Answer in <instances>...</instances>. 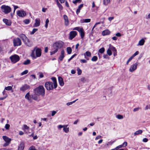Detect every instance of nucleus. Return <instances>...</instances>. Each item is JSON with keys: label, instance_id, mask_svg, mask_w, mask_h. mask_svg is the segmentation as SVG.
Returning <instances> with one entry per match:
<instances>
[{"label": "nucleus", "instance_id": "1a4fd4ad", "mask_svg": "<svg viewBox=\"0 0 150 150\" xmlns=\"http://www.w3.org/2000/svg\"><path fill=\"white\" fill-rule=\"evenodd\" d=\"M26 14L25 12L23 10H19L17 11V15L20 17H24L26 16Z\"/></svg>", "mask_w": 150, "mask_h": 150}, {"label": "nucleus", "instance_id": "a211bd4d", "mask_svg": "<svg viewBox=\"0 0 150 150\" xmlns=\"http://www.w3.org/2000/svg\"><path fill=\"white\" fill-rule=\"evenodd\" d=\"M51 79L53 82V84L54 85V88L55 89L57 87L56 79L54 77H52L51 78Z\"/></svg>", "mask_w": 150, "mask_h": 150}, {"label": "nucleus", "instance_id": "69168bd1", "mask_svg": "<svg viewBox=\"0 0 150 150\" xmlns=\"http://www.w3.org/2000/svg\"><path fill=\"white\" fill-rule=\"evenodd\" d=\"M122 146L123 147H125L127 145V142H124V143L122 144Z\"/></svg>", "mask_w": 150, "mask_h": 150}, {"label": "nucleus", "instance_id": "052dcab7", "mask_svg": "<svg viewBox=\"0 0 150 150\" xmlns=\"http://www.w3.org/2000/svg\"><path fill=\"white\" fill-rule=\"evenodd\" d=\"M10 143H8V142H6V143L4 144L3 146L6 147L7 146H8L9 144Z\"/></svg>", "mask_w": 150, "mask_h": 150}, {"label": "nucleus", "instance_id": "e433bc0d", "mask_svg": "<svg viewBox=\"0 0 150 150\" xmlns=\"http://www.w3.org/2000/svg\"><path fill=\"white\" fill-rule=\"evenodd\" d=\"M78 100V99H76V100H75L74 101H73L72 102H68V103H67L66 104V105H67V106H69V105H72L73 103H74L76 100Z\"/></svg>", "mask_w": 150, "mask_h": 150}, {"label": "nucleus", "instance_id": "58836bf2", "mask_svg": "<svg viewBox=\"0 0 150 150\" xmlns=\"http://www.w3.org/2000/svg\"><path fill=\"white\" fill-rule=\"evenodd\" d=\"M12 89V87L11 86H8L7 87H5V90L7 91L11 90Z\"/></svg>", "mask_w": 150, "mask_h": 150}, {"label": "nucleus", "instance_id": "a18cd8bd", "mask_svg": "<svg viewBox=\"0 0 150 150\" xmlns=\"http://www.w3.org/2000/svg\"><path fill=\"white\" fill-rule=\"evenodd\" d=\"M98 51L100 53H103L105 51V48L104 47H102V48L100 49Z\"/></svg>", "mask_w": 150, "mask_h": 150}, {"label": "nucleus", "instance_id": "49530a36", "mask_svg": "<svg viewBox=\"0 0 150 150\" xmlns=\"http://www.w3.org/2000/svg\"><path fill=\"white\" fill-rule=\"evenodd\" d=\"M87 60L85 59H81L80 62L81 63H86L87 62Z\"/></svg>", "mask_w": 150, "mask_h": 150}, {"label": "nucleus", "instance_id": "3c124183", "mask_svg": "<svg viewBox=\"0 0 150 150\" xmlns=\"http://www.w3.org/2000/svg\"><path fill=\"white\" fill-rule=\"evenodd\" d=\"M115 141H113L112 142H107V143L106 144V145L107 146H108L109 145H111L115 142Z\"/></svg>", "mask_w": 150, "mask_h": 150}, {"label": "nucleus", "instance_id": "2eb2a0df", "mask_svg": "<svg viewBox=\"0 0 150 150\" xmlns=\"http://www.w3.org/2000/svg\"><path fill=\"white\" fill-rule=\"evenodd\" d=\"M64 19V24L66 26H68L69 24V21L67 16L64 15L63 16Z\"/></svg>", "mask_w": 150, "mask_h": 150}, {"label": "nucleus", "instance_id": "0e129e2a", "mask_svg": "<svg viewBox=\"0 0 150 150\" xmlns=\"http://www.w3.org/2000/svg\"><path fill=\"white\" fill-rule=\"evenodd\" d=\"M7 94H6V96H5L4 97L0 98V100H4V99H5L7 97Z\"/></svg>", "mask_w": 150, "mask_h": 150}, {"label": "nucleus", "instance_id": "412c9836", "mask_svg": "<svg viewBox=\"0 0 150 150\" xmlns=\"http://www.w3.org/2000/svg\"><path fill=\"white\" fill-rule=\"evenodd\" d=\"M110 33V32L108 30H105L103 31L102 32V35L103 36L108 35Z\"/></svg>", "mask_w": 150, "mask_h": 150}, {"label": "nucleus", "instance_id": "09e8293b", "mask_svg": "<svg viewBox=\"0 0 150 150\" xmlns=\"http://www.w3.org/2000/svg\"><path fill=\"white\" fill-rule=\"evenodd\" d=\"M81 2V0H75V1H73V3L74 4H76L78 2L80 3Z\"/></svg>", "mask_w": 150, "mask_h": 150}, {"label": "nucleus", "instance_id": "f257e3e1", "mask_svg": "<svg viewBox=\"0 0 150 150\" xmlns=\"http://www.w3.org/2000/svg\"><path fill=\"white\" fill-rule=\"evenodd\" d=\"M34 92L38 96H44L45 94V89L42 86H40L34 89Z\"/></svg>", "mask_w": 150, "mask_h": 150}, {"label": "nucleus", "instance_id": "b1692460", "mask_svg": "<svg viewBox=\"0 0 150 150\" xmlns=\"http://www.w3.org/2000/svg\"><path fill=\"white\" fill-rule=\"evenodd\" d=\"M145 41V40L144 39H142L139 41L138 44L137 45V46H142L143 45Z\"/></svg>", "mask_w": 150, "mask_h": 150}, {"label": "nucleus", "instance_id": "13d9d810", "mask_svg": "<svg viewBox=\"0 0 150 150\" xmlns=\"http://www.w3.org/2000/svg\"><path fill=\"white\" fill-rule=\"evenodd\" d=\"M139 53V52L138 51H137L132 55V56L133 57H134L135 56H136V55H138Z\"/></svg>", "mask_w": 150, "mask_h": 150}, {"label": "nucleus", "instance_id": "680f3d73", "mask_svg": "<svg viewBox=\"0 0 150 150\" xmlns=\"http://www.w3.org/2000/svg\"><path fill=\"white\" fill-rule=\"evenodd\" d=\"M57 112L55 111H53L52 112L51 115L52 116H54L57 113Z\"/></svg>", "mask_w": 150, "mask_h": 150}, {"label": "nucleus", "instance_id": "39448f33", "mask_svg": "<svg viewBox=\"0 0 150 150\" xmlns=\"http://www.w3.org/2000/svg\"><path fill=\"white\" fill-rule=\"evenodd\" d=\"M10 59L11 62L13 64L18 62L20 59L19 56L16 54L11 56L10 57Z\"/></svg>", "mask_w": 150, "mask_h": 150}, {"label": "nucleus", "instance_id": "f03ea898", "mask_svg": "<svg viewBox=\"0 0 150 150\" xmlns=\"http://www.w3.org/2000/svg\"><path fill=\"white\" fill-rule=\"evenodd\" d=\"M41 55V50L40 48L35 47L34 50L32 51L31 56L33 58L35 59L37 57H40Z\"/></svg>", "mask_w": 150, "mask_h": 150}, {"label": "nucleus", "instance_id": "ddd939ff", "mask_svg": "<svg viewBox=\"0 0 150 150\" xmlns=\"http://www.w3.org/2000/svg\"><path fill=\"white\" fill-rule=\"evenodd\" d=\"M109 48L110 49L111 51L112 50L113 52V55L114 56H115L117 55V50L115 47L110 44Z\"/></svg>", "mask_w": 150, "mask_h": 150}, {"label": "nucleus", "instance_id": "0eeeda50", "mask_svg": "<svg viewBox=\"0 0 150 150\" xmlns=\"http://www.w3.org/2000/svg\"><path fill=\"white\" fill-rule=\"evenodd\" d=\"M14 46H20L21 45V41L19 38H14L13 40Z\"/></svg>", "mask_w": 150, "mask_h": 150}, {"label": "nucleus", "instance_id": "5701e85b", "mask_svg": "<svg viewBox=\"0 0 150 150\" xmlns=\"http://www.w3.org/2000/svg\"><path fill=\"white\" fill-rule=\"evenodd\" d=\"M91 20L90 19H83L80 20V22L81 23H87L90 22L91 21Z\"/></svg>", "mask_w": 150, "mask_h": 150}, {"label": "nucleus", "instance_id": "9b49d317", "mask_svg": "<svg viewBox=\"0 0 150 150\" xmlns=\"http://www.w3.org/2000/svg\"><path fill=\"white\" fill-rule=\"evenodd\" d=\"M23 42L26 46L28 47H30L33 46L32 42L28 38L24 41Z\"/></svg>", "mask_w": 150, "mask_h": 150}, {"label": "nucleus", "instance_id": "c756f323", "mask_svg": "<svg viewBox=\"0 0 150 150\" xmlns=\"http://www.w3.org/2000/svg\"><path fill=\"white\" fill-rule=\"evenodd\" d=\"M142 132V131L141 130H139L136 132H135L134 133V134L135 135H138L139 134H141Z\"/></svg>", "mask_w": 150, "mask_h": 150}, {"label": "nucleus", "instance_id": "e2e57ef3", "mask_svg": "<svg viewBox=\"0 0 150 150\" xmlns=\"http://www.w3.org/2000/svg\"><path fill=\"white\" fill-rule=\"evenodd\" d=\"M122 147L123 146H122V145H119V146H117L115 148V149H116V150H117L118 149Z\"/></svg>", "mask_w": 150, "mask_h": 150}, {"label": "nucleus", "instance_id": "7ed1b4c3", "mask_svg": "<svg viewBox=\"0 0 150 150\" xmlns=\"http://www.w3.org/2000/svg\"><path fill=\"white\" fill-rule=\"evenodd\" d=\"M64 45V42L60 40L57 41L54 43L53 45L54 48L57 49L58 50L61 48Z\"/></svg>", "mask_w": 150, "mask_h": 150}, {"label": "nucleus", "instance_id": "20e7f679", "mask_svg": "<svg viewBox=\"0 0 150 150\" xmlns=\"http://www.w3.org/2000/svg\"><path fill=\"white\" fill-rule=\"evenodd\" d=\"M2 11L5 14H7L11 11V7L8 6L3 5L1 7Z\"/></svg>", "mask_w": 150, "mask_h": 150}, {"label": "nucleus", "instance_id": "6ab92c4d", "mask_svg": "<svg viewBox=\"0 0 150 150\" xmlns=\"http://www.w3.org/2000/svg\"><path fill=\"white\" fill-rule=\"evenodd\" d=\"M58 80L59 83L60 85L61 86H63L64 83L62 78L61 77L59 76L58 77Z\"/></svg>", "mask_w": 150, "mask_h": 150}, {"label": "nucleus", "instance_id": "423d86ee", "mask_svg": "<svg viewBox=\"0 0 150 150\" xmlns=\"http://www.w3.org/2000/svg\"><path fill=\"white\" fill-rule=\"evenodd\" d=\"M45 87L48 90H53L54 88L53 83L50 81L46 82L45 84Z\"/></svg>", "mask_w": 150, "mask_h": 150}, {"label": "nucleus", "instance_id": "c9c22d12", "mask_svg": "<svg viewBox=\"0 0 150 150\" xmlns=\"http://www.w3.org/2000/svg\"><path fill=\"white\" fill-rule=\"evenodd\" d=\"M98 60V57L96 56H94L91 59V60L93 62H96Z\"/></svg>", "mask_w": 150, "mask_h": 150}, {"label": "nucleus", "instance_id": "603ef678", "mask_svg": "<svg viewBox=\"0 0 150 150\" xmlns=\"http://www.w3.org/2000/svg\"><path fill=\"white\" fill-rule=\"evenodd\" d=\"M117 117L119 119H122L123 118V116L122 115H118L117 116Z\"/></svg>", "mask_w": 150, "mask_h": 150}, {"label": "nucleus", "instance_id": "6e6552de", "mask_svg": "<svg viewBox=\"0 0 150 150\" xmlns=\"http://www.w3.org/2000/svg\"><path fill=\"white\" fill-rule=\"evenodd\" d=\"M138 64V63L136 62L131 65L129 69V71L131 72L134 71L137 69Z\"/></svg>", "mask_w": 150, "mask_h": 150}, {"label": "nucleus", "instance_id": "4be33fe9", "mask_svg": "<svg viewBox=\"0 0 150 150\" xmlns=\"http://www.w3.org/2000/svg\"><path fill=\"white\" fill-rule=\"evenodd\" d=\"M3 21L4 23L6 24L7 25L9 26L11 25V22L8 20L6 19H4L3 20Z\"/></svg>", "mask_w": 150, "mask_h": 150}, {"label": "nucleus", "instance_id": "aec40b11", "mask_svg": "<svg viewBox=\"0 0 150 150\" xmlns=\"http://www.w3.org/2000/svg\"><path fill=\"white\" fill-rule=\"evenodd\" d=\"M2 138L6 142H7L10 143L11 139L10 138H9L7 137L4 136L2 137Z\"/></svg>", "mask_w": 150, "mask_h": 150}, {"label": "nucleus", "instance_id": "774afa93", "mask_svg": "<svg viewBox=\"0 0 150 150\" xmlns=\"http://www.w3.org/2000/svg\"><path fill=\"white\" fill-rule=\"evenodd\" d=\"M150 109V105H147L145 107L146 110H148Z\"/></svg>", "mask_w": 150, "mask_h": 150}, {"label": "nucleus", "instance_id": "f8f14e48", "mask_svg": "<svg viewBox=\"0 0 150 150\" xmlns=\"http://www.w3.org/2000/svg\"><path fill=\"white\" fill-rule=\"evenodd\" d=\"M30 88V86L29 85L27 84H25L20 88V90L24 92L25 91L29 89Z\"/></svg>", "mask_w": 150, "mask_h": 150}, {"label": "nucleus", "instance_id": "7c9ffc66", "mask_svg": "<svg viewBox=\"0 0 150 150\" xmlns=\"http://www.w3.org/2000/svg\"><path fill=\"white\" fill-rule=\"evenodd\" d=\"M37 95H34L32 96V98L34 100H39L38 97Z\"/></svg>", "mask_w": 150, "mask_h": 150}, {"label": "nucleus", "instance_id": "a19ab883", "mask_svg": "<svg viewBox=\"0 0 150 150\" xmlns=\"http://www.w3.org/2000/svg\"><path fill=\"white\" fill-rule=\"evenodd\" d=\"M83 28H80L79 27H76L74 28V30H77L79 32L80 31V30H82Z\"/></svg>", "mask_w": 150, "mask_h": 150}, {"label": "nucleus", "instance_id": "79ce46f5", "mask_svg": "<svg viewBox=\"0 0 150 150\" xmlns=\"http://www.w3.org/2000/svg\"><path fill=\"white\" fill-rule=\"evenodd\" d=\"M107 53L109 56H111L112 54V52L110 49H108L107 50Z\"/></svg>", "mask_w": 150, "mask_h": 150}, {"label": "nucleus", "instance_id": "338daca9", "mask_svg": "<svg viewBox=\"0 0 150 150\" xmlns=\"http://www.w3.org/2000/svg\"><path fill=\"white\" fill-rule=\"evenodd\" d=\"M101 138H102V136H101L98 135L95 138V139L96 140H97L98 139H100Z\"/></svg>", "mask_w": 150, "mask_h": 150}, {"label": "nucleus", "instance_id": "2f4dec72", "mask_svg": "<svg viewBox=\"0 0 150 150\" xmlns=\"http://www.w3.org/2000/svg\"><path fill=\"white\" fill-rule=\"evenodd\" d=\"M57 2V4L59 7V9L60 10H62L63 9V7L59 3L58 1H56Z\"/></svg>", "mask_w": 150, "mask_h": 150}, {"label": "nucleus", "instance_id": "f704fd0d", "mask_svg": "<svg viewBox=\"0 0 150 150\" xmlns=\"http://www.w3.org/2000/svg\"><path fill=\"white\" fill-rule=\"evenodd\" d=\"M110 0H103V4L105 5H107L110 3Z\"/></svg>", "mask_w": 150, "mask_h": 150}, {"label": "nucleus", "instance_id": "de8ad7c7", "mask_svg": "<svg viewBox=\"0 0 150 150\" xmlns=\"http://www.w3.org/2000/svg\"><path fill=\"white\" fill-rule=\"evenodd\" d=\"M28 70H26L22 72L21 74V75L22 76L25 75L27 74L28 72Z\"/></svg>", "mask_w": 150, "mask_h": 150}, {"label": "nucleus", "instance_id": "cd10ccee", "mask_svg": "<svg viewBox=\"0 0 150 150\" xmlns=\"http://www.w3.org/2000/svg\"><path fill=\"white\" fill-rule=\"evenodd\" d=\"M80 35L81 36V38H83L84 36V32L83 29L82 30H80V31L79 32Z\"/></svg>", "mask_w": 150, "mask_h": 150}, {"label": "nucleus", "instance_id": "c85d7f7f", "mask_svg": "<svg viewBox=\"0 0 150 150\" xmlns=\"http://www.w3.org/2000/svg\"><path fill=\"white\" fill-rule=\"evenodd\" d=\"M67 125H64L63 128V130L66 133H68L69 131V128L67 127Z\"/></svg>", "mask_w": 150, "mask_h": 150}, {"label": "nucleus", "instance_id": "6e6d98bb", "mask_svg": "<svg viewBox=\"0 0 150 150\" xmlns=\"http://www.w3.org/2000/svg\"><path fill=\"white\" fill-rule=\"evenodd\" d=\"M76 55V54H75L72 55L71 57L68 59V61L69 62L71 59H72Z\"/></svg>", "mask_w": 150, "mask_h": 150}, {"label": "nucleus", "instance_id": "8fccbe9b", "mask_svg": "<svg viewBox=\"0 0 150 150\" xmlns=\"http://www.w3.org/2000/svg\"><path fill=\"white\" fill-rule=\"evenodd\" d=\"M23 22L26 24H28L29 23L30 20L28 19H26L23 21Z\"/></svg>", "mask_w": 150, "mask_h": 150}, {"label": "nucleus", "instance_id": "5fc2aeb1", "mask_svg": "<svg viewBox=\"0 0 150 150\" xmlns=\"http://www.w3.org/2000/svg\"><path fill=\"white\" fill-rule=\"evenodd\" d=\"M29 129V127H28L26 125H24L23 126V129H27L28 130Z\"/></svg>", "mask_w": 150, "mask_h": 150}, {"label": "nucleus", "instance_id": "a878e982", "mask_svg": "<svg viewBox=\"0 0 150 150\" xmlns=\"http://www.w3.org/2000/svg\"><path fill=\"white\" fill-rule=\"evenodd\" d=\"M24 148V145L23 143H21L20 145L18 146V150H23Z\"/></svg>", "mask_w": 150, "mask_h": 150}, {"label": "nucleus", "instance_id": "bb28decb", "mask_svg": "<svg viewBox=\"0 0 150 150\" xmlns=\"http://www.w3.org/2000/svg\"><path fill=\"white\" fill-rule=\"evenodd\" d=\"M25 98L27 99L29 101L31 102V98L30 97V93L28 92L25 96Z\"/></svg>", "mask_w": 150, "mask_h": 150}, {"label": "nucleus", "instance_id": "37998d69", "mask_svg": "<svg viewBox=\"0 0 150 150\" xmlns=\"http://www.w3.org/2000/svg\"><path fill=\"white\" fill-rule=\"evenodd\" d=\"M38 30V29L37 28H34L33 29V30L32 32H30V34L31 35L33 34L36 31Z\"/></svg>", "mask_w": 150, "mask_h": 150}, {"label": "nucleus", "instance_id": "864d4df0", "mask_svg": "<svg viewBox=\"0 0 150 150\" xmlns=\"http://www.w3.org/2000/svg\"><path fill=\"white\" fill-rule=\"evenodd\" d=\"M141 109V108L139 107L136 108L134 109L133 111L134 112H135L136 111H138L139 109Z\"/></svg>", "mask_w": 150, "mask_h": 150}, {"label": "nucleus", "instance_id": "473e14b6", "mask_svg": "<svg viewBox=\"0 0 150 150\" xmlns=\"http://www.w3.org/2000/svg\"><path fill=\"white\" fill-rule=\"evenodd\" d=\"M30 63V60L29 59H28L26 61H24L23 64L25 65H27L29 64Z\"/></svg>", "mask_w": 150, "mask_h": 150}, {"label": "nucleus", "instance_id": "f3484780", "mask_svg": "<svg viewBox=\"0 0 150 150\" xmlns=\"http://www.w3.org/2000/svg\"><path fill=\"white\" fill-rule=\"evenodd\" d=\"M40 23V20L39 18H37L35 20V23L34 24L35 27H37L39 26Z\"/></svg>", "mask_w": 150, "mask_h": 150}, {"label": "nucleus", "instance_id": "bf43d9fd", "mask_svg": "<svg viewBox=\"0 0 150 150\" xmlns=\"http://www.w3.org/2000/svg\"><path fill=\"white\" fill-rule=\"evenodd\" d=\"M28 150H35V149L34 146H32L30 147Z\"/></svg>", "mask_w": 150, "mask_h": 150}, {"label": "nucleus", "instance_id": "ea45409f", "mask_svg": "<svg viewBox=\"0 0 150 150\" xmlns=\"http://www.w3.org/2000/svg\"><path fill=\"white\" fill-rule=\"evenodd\" d=\"M83 28H80L79 27H76L74 28V30H77L79 32L80 31V30H82Z\"/></svg>", "mask_w": 150, "mask_h": 150}, {"label": "nucleus", "instance_id": "4468645a", "mask_svg": "<svg viewBox=\"0 0 150 150\" xmlns=\"http://www.w3.org/2000/svg\"><path fill=\"white\" fill-rule=\"evenodd\" d=\"M84 58L87 60H88L89 59L88 57H90L91 56V53L90 52L87 51L84 54Z\"/></svg>", "mask_w": 150, "mask_h": 150}, {"label": "nucleus", "instance_id": "c03bdc74", "mask_svg": "<svg viewBox=\"0 0 150 150\" xmlns=\"http://www.w3.org/2000/svg\"><path fill=\"white\" fill-rule=\"evenodd\" d=\"M77 70L78 71V75H81L82 73V71L81 70L79 67H78L77 69Z\"/></svg>", "mask_w": 150, "mask_h": 150}, {"label": "nucleus", "instance_id": "4d7b16f0", "mask_svg": "<svg viewBox=\"0 0 150 150\" xmlns=\"http://www.w3.org/2000/svg\"><path fill=\"white\" fill-rule=\"evenodd\" d=\"M10 127V125L9 124H6L5 126V128L6 129H9Z\"/></svg>", "mask_w": 150, "mask_h": 150}, {"label": "nucleus", "instance_id": "dca6fc26", "mask_svg": "<svg viewBox=\"0 0 150 150\" xmlns=\"http://www.w3.org/2000/svg\"><path fill=\"white\" fill-rule=\"evenodd\" d=\"M64 57V51L63 49H62L61 51V54L59 56V59L60 61H62Z\"/></svg>", "mask_w": 150, "mask_h": 150}, {"label": "nucleus", "instance_id": "72a5a7b5", "mask_svg": "<svg viewBox=\"0 0 150 150\" xmlns=\"http://www.w3.org/2000/svg\"><path fill=\"white\" fill-rule=\"evenodd\" d=\"M67 52L68 54H70L72 52V50L70 47H68L67 48Z\"/></svg>", "mask_w": 150, "mask_h": 150}, {"label": "nucleus", "instance_id": "393cba45", "mask_svg": "<svg viewBox=\"0 0 150 150\" xmlns=\"http://www.w3.org/2000/svg\"><path fill=\"white\" fill-rule=\"evenodd\" d=\"M19 36L22 39L23 42L27 38L25 35L23 34H20Z\"/></svg>", "mask_w": 150, "mask_h": 150}, {"label": "nucleus", "instance_id": "4c0bfd02", "mask_svg": "<svg viewBox=\"0 0 150 150\" xmlns=\"http://www.w3.org/2000/svg\"><path fill=\"white\" fill-rule=\"evenodd\" d=\"M54 50L50 52V55H52L56 53L58 51V50L56 48H54Z\"/></svg>", "mask_w": 150, "mask_h": 150}, {"label": "nucleus", "instance_id": "9d476101", "mask_svg": "<svg viewBox=\"0 0 150 150\" xmlns=\"http://www.w3.org/2000/svg\"><path fill=\"white\" fill-rule=\"evenodd\" d=\"M77 33L76 31H71L70 32L69 39L72 40L77 35Z\"/></svg>", "mask_w": 150, "mask_h": 150}]
</instances>
